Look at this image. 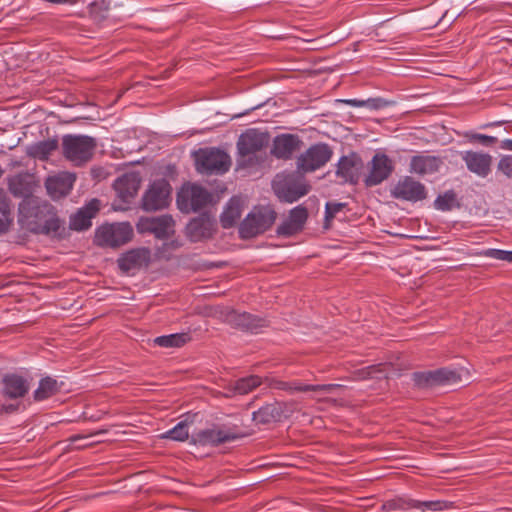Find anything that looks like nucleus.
I'll use <instances>...</instances> for the list:
<instances>
[{
	"mask_svg": "<svg viewBox=\"0 0 512 512\" xmlns=\"http://www.w3.org/2000/svg\"><path fill=\"white\" fill-rule=\"evenodd\" d=\"M18 224L36 234L56 232L60 227L54 207L34 196L24 198L19 204Z\"/></svg>",
	"mask_w": 512,
	"mask_h": 512,
	"instance_id": "1",
	"label": "nucleus"
},
{
	"mask_svg": "<svg viewBox=\"0 0 512 512\" xmlns=\"http://www.w3.org/2000/svg\"><path fill=\"white\" fill-rule=\"evenodd\" d=\"M96 147V140L90 136L69 134L62 138L63 156L74 166H82L89 162Z\"/></svg>",
	"mask_w": 512,
	"mask_h": 512,
	"instance_id": "2",
	"label": "nucleus"
},
{
	"mask_svg": "<svg viewBox=\"0 0 512 512\" xmlns=\"http://www.w3.org/2000/svg\"><path fill=\"white\" fill-rule=\"evenodd\" d=\"M134 230L129 222L107 223L95 231L94 243L99 247L118 248L132 240Z\"/></svg>",
	"mask_w": 512,
	"mask_h": 512,
	"instance_id": "3",
	"label": "nucleus"
},
{
	"mask_svg": "<svg viewBox=\"0 0 512 512\" xmlns=\"http://www.w3.org/2000/svg\"><path fill=\"white\" fill-rule=\"evenodd\" d=\"M276 220V212L270 206L255 207L242 221L239 234L250 239L268 230Z\"/></svg>",
	"mask_w": 512,
	"mask_h": 512,
	"instance_id": "4",
	"label": "nucleus"
},
{
	"mask_svg": "<svg viewBox=\"0 0 512 512\" xmlns=\"http://www.w3.org/2000/svg\"><path fill=\"white\" fill-rule=\"evenodd\" d=\"M196 169L202 174H223L229 170L231 160L227 153L216 148L199 150L195 155Z\"/></svg>",
	"mask_w": 512,
	"mask_h": 512,
	"instance_id": "5",
	"label": "nucleus"
},
{
	"mask_svg": "<svg viewBox=\"0 0 512 512\" xmlns=\"http://www.w3.org/2000/svg\"><path fill=\"white\" fill-rule=\"evenodd\" d=\"M211 195L203 187L197 184H185L178 192L177 205L182 212H195L203 208Z\"/></svg>",
	"mask_w": 512,
	"mask_h": 512,
	"instance_id": "6",
	"label": "nucleus"
},
{
	"mask_svg": "<svg viewBox=\"0 0 512 512\" xmlns=\"http://www.w3.org/2000/svg\"><path fill=\"white\" fill-rule=\"evenodd\" d=\"M273 189L279 199L292 203L309 192V186L303 181H295L291 175H277Z\"/></svg>",
	"mask_w": 512,
	"mask_h": 512,
	"instance_id": "7",
	"label": "nucleus"
},
{
	"mask_svg": "<svg viewBox=\"0 0 512 512\" xmlns=\"http://www.w3.org/2000/svg\"><path fill=\"white\" fill-rule=\"evenodd\" d=\"M332 151L326 144H316L311 146L297 159V169L299 172H313L324 166L331 158Z\"/></svg>",
	"mask_w": 512,
	"mask_h": 512,
	"instance_id": "8",
	"label": "nucleus"
},
{
	"mask_svg": "<svg viewBox=\"0 0 512 512\" xmlns=\"http://www.w3.org/2000/svg\"><path fill=\"white\" fill-rule=\"evenodd\" d=\"M171 186L165 179L154 181L143 196L142 206L146 211H156L168 206Z\"/></svg>",
	"mask_w": 512,
	"mask_h": 512,
	"instance_id": "9",
	"label": "nucleus"
},
{
	"mask_svg": "<svg viewBox=\"0 0 512 512\" xmlns=\"http://www.w3.org/2000/svg\"><path fill=\"white\" fill-rule=\"evenodd\" d=\"M390 193L393 198L408 202L422 201L427 197L425 186L409 176L399 179Z\"/></svg>",
	"mask_w": 512,
	"mask_h": 512,
	"instance_id": "10",
	"label": "nucleus"
},
{
	"mask_svg": "<svg viewBox=\"0 0 512 512\" xmlns=\"http://www.w3.org/2000/svg\"><path fill=\"white\" fill-rule=\"evenodd\" d=\"M136 227L138 232H149L159 239H166L174 234V220L168 215L142 217L139 219Z\"/></svg>",
	"mask_w": 512,
	"mask_h": 512,
	"instance_id": "11",
	"label": "nucleus"
},
{
	"mask_svg": "<svg viewBox=\"0 0 512 512\" xmlns=\"http://www.w3.org/2000/svg\"><path fill=\"white\" fill-rule=\"evenodd\" d=\"M393 170V161L384 153H376L369 163V173L365 178V184L376 186L386 180Z\"/></svg>",
	"mask_w": 512,
	"mask_h": 512,
	"instance_id": "12",
	"label": "nucleus"
},
{
	"mask_svg": "<svg viewBox=\"0 0 512 512\" xmlns=\"http://www.w3.org/2000/svg\"><path fill=\"white\" fill-rule=\"evenodd\" d=\"M239 437L238 434L230 430L214 427L200 430L192 434V441L194 444L201 446H217L225 442L233 441Z\"/></svg>",
	"mask_w": 512,
	"mask_h": 512,
	"instance_id": "13",
	"label": "nucleus"
},
{
	"mask_svg": "<svg viewBox=\"0 0 512 512\" xmlns=\"http://www.w3.org/2000/svg\"><path fill=\"white\" fill-rule=\"evenodd\" d=\"M151 260V251L148 248H135L122 254L118 260V266L122 271L129 272L146 267Z\"/></svg>",
	"mask_w": 512,
	"mask_h": 512,
	"instance_id": "14",
	"label": "nucleus"
},
{
	"mask_svg": "<svg viewBox=\"0 0 512 512\" xmlns=\"http://www.w3.org/2000/svg\"><path fill=\"white\" fill-rule=\"evenodd\" d=\"M268 143L266 134L257 130H248L243 133L237 143L239 154L243 157L251 156L260 151Z\"/></svg>",
	"mask_w": 512,
	"mask_h": 512,
	"instance_id": "15",
	"label": "nucleus"
},
{
	"mask_svg": "<svg viewBox=\"0 0 512 512\" xmlns=\"http://www.w3.org/2000/svg\"><path fill=\"white\" fill-rule=\"evenodd\" d=\"M461 157L468 170L480 177H486L491 171L492 157L488 153L464 151Z\"/></svg>",
	"mask_w": 512,
	"mask_h": 512,
	"instance_id": "16",
	"label": "nucleus"
},
{
	"mask_svg": "<svg viewBox=\"0 0 512 512\" xmlns=\"http://www.w3.org/2000/svg\"><path fill=\"white\" fill-rule=\"evenodd\" d=\"M362 169L361 159L355 154L343 156L340 158L336 175L342 179L343 182L357 183Z\"/></svg>",
	"mask_w": 512,
	"mask_h": 512,
	"instance_id": "17",
	"label": "nucleus"
},
{
	"mask_svg": "<svg viewBox=\"0 0 512 512\" xmlns=\"http://www.w3.org/2000/svg\"><path fill=\"white\" fill-rule=\"evenodd\" d=\"M75 181V174L69 172H62L47 178L45 185L48 194L53 199H59L67 195L72 189Z\"/></svg>",
	"mask_w": 512,
	"mask_h": 512,
	"instance_id": "18",
	"label": "nucleus"
},
{
	"mask_svg": "<svg viewBox=\"0 0 512 512\" xmlns=\"http://www.w3.org/2000/svg\"><path fill=\"white\" fill-rule=\"evenodd\" d=\"M29 388L30 384L28 380L19 374H6L2 378L3 394L10 399L24 397L29 391Z\"/></svg>",
	"mask_w": 512,
	"mask_h": 512,
	"instance_id": "19",
	"label": "nucleus"
},
{
	"mask_svg": "<svg viewBox=\"0 0 512 512\" xmlns=\"http://www.w3.org/2000/svg\"><path fill=\"white\" fill-rule=\"evenodd\" d=\"M307 216V210L304 207H295L290 211L288 218L278 226V235L288 237L298 233L302 230Z\"/></svg>",
	"mask_w": 512,
	"mask_h": 512,
	"instance_id": "20",
	"label": "nucleus"
},
{
	"mask_svg": "<svg viewBox=\"0 0 512 512\" xmlns=\"http://www.w3.org/2000/svg\"><path fill=\"white\" fill-rule=\"evenodd\" d=\"M100 208V201L92 199L87 205L79 209L77 213L70 218V228L76 231H83L92 225V218Z\"/></svg>",
	"mask_w": 512,
	"mask_h": 512,
	"instance_id": "21",
	"label": "nucleus"
},
{
	"mask_svg": "<svg viewBox=\"0 0 512 512\" xmlns=\"http://www.w3.org/2000/svg\"><path fill=\"white\" fill-rule=\"evenodd\" d=\"M187 234L192 241H200L210 238L215 231L214 221L206 216L201 215L191 220L187 225Z\"/></svg>",
	"mask_w": 512,
	"mask_h": 512,
	"instance_id": "22",
	"label": "nucleus"
},
{
	"mask_svg": "<svg viewBox=\"0 0 512 512\" xmlns=\"http://www.w3.org/2000/svg\"><path fill=\"white\" fill-rule=\"evenodd\" d=\"M140 184L141 178L139 174L131 172L117 178L114 183V189L122 200L127 201L137 194Z\"/></svg>",
	"mask_w": 512,
	"mask_h": 512,
	"instance_id": "23",
	"label": "nucleus"
},
{
	"mask_svg": "<svg viewBox=\"0 0 512 512\" xmlns=\"http://www.w3.org/2000/svg\"><path fill=\"white\" fill-rule=\"evenodd\" d=\"M301 141L297 136L282 134L273 142L272 154L281 159H289L300 148Z\"/></svg>",
	"mask_w": 512,
	"mask_h": 512,
	"instance_id": "24",
	"label": "nucleus"
},
{
	"mask_svg": "<svg viewBox=\"0 0 512 512\" xmlns=\"http://www.w3.org/2000/svg\"><path fill=\"white\" fill-rule=\"evenodd\" d=\"M441 165L442 160L439 157L421 154L411 159L410 171L420 175L431 174L438 171Z\"/></svg>",
	"mask_w": 512,
	"mask_h": 512,
	"instance_id": "25",
	"label": "nucleus"
},
{
	"mask_svg": "<svg viewBox=\"0 0 512 512\" xmlns=\"http://www.w3.org/2000/svg\"><path fill=\"white\" fill-rule=\"evenodd\" d=\"M241 216L240 200L231 199L220 216V222L223 228H231L236 224Z\"/></svg>",
	"mask_w": 512,
	"mask_h": 512,
	"instance_id": "26",
	"label": "nucleus"
},
{
	"mask_svg": "<svg viewBox=\"0 0 512 512\" xmlns=\"http://www.w3.org/2000/svg\"><path fill=\"white\" fill-rule=\"evenodd\" d=\"M59 390L58 383L51 377H45L40 380L38 388L34 391V399L43 401L55 395Z\"/></svg>",
	"mask_w": 512,
	"mask_h": 512,
	"instance_id": "27",
	"label": "nucleus"
},
{
	"mask_svg": "<svg viewBox=\"0 0 512 512\" xmlns=\"http://www.w3.org/2000/svg\"><path fill=\"white\" fill-rule=\"evenodd\" d=\"M57 148L56 140H45L29 146L27 152L30 156L45 160Z\"/></svg>",
	"mask_w": 512,
	"mask_h": 512,
	"instance_id": "28",
	"label": "nucleus"
},
{
	"mask_svg": "<svg viewBox=\"0 0 512 512\" xmlns=\"http://www.w3.org/2000/svg\"><path fill=\"white\" fill-rule=\"evenodd\" d=\"M281 406L276 403L267 404L253 413L255 421L260 423H269L271 421H281L279 411Z\"/></svg>",
	"mask_w": 512,
	"mask_h": 512,
	"instance_id": "29",
	"label": "nucleus"
},
{
	"mask_svg": "<svg viewBox=\"0 0 512 512\" xmlns=\"http://www.w3.org/2000/svg\"><path fill=\"white\" fill-rule=\"evenodd\" d=\"M263 383L262 379L257 375H250L241 379H238L233 384V393L245 395L253 391L255 388Z\"/></svg>",
	"mask_w": 512,
	"mask_h": 512,
	"instance_id": "30",
	"label": "nucleus"
},
{
	"mask_svg": "<svg viewBox=\"0 0 512 512\" xmlns=\"http://www.w3.org/2000/svg\"><path fill=\"white\" fill-rule=\"evenodd\" d=\"M190 340L186 333H175L170 335L159 336L154 339V343L160 347L171 348L181 347Z\"/></svg>",
	"mask_w": 512,
	"mask_h": 512,
	"instance_id": "31",
	"label": "nucleus"
},
{
	"mask_svg": "<svg viewBox=\"0 0 512 512\" xmlns=\"http://www.w3.org/2000/svg\"><path fill=\"white\" fill-rule=\"evenodd\" d=\"M338 387L337 384H324V385H309L299 381L289 382L288 392H308V391H323L330 392L332 389Z\"/></svg>",
	"mask_w": 512,
	"mask_h": 512,
	"instance_id": "32",
	"label": "nucleus"
},
{
	"mask_svg": "<svg viewBox=\"0 0 512 512\" xmlns=\"http://www.w3.org/2000/svg\"><path fill=\"white\" fill-rule=\"evenodd\" d=\"M162 438L171 439L175 441H185L189 437L188 423L186 421L179 422L172 429L166 431L161 436Z\"/></svg>",
	"mask_w": 512,
	"mask_h": 512,
	"instance_id": "33",
	"label": "nucleus"
},
{
	"mask_svg": "<svg viewBox=\"0 0 512 512\" xmlns=\"http://www.w3.org/2000/svg\"><path fill=\"white\" fill-rule=\"evenodd\" d=\"M409 504L411 505L410 507H412V512H423L425 510L439 511L444 507V503L440 501H418L411 499Z\"/></svg>",
	"mask_w": 512,
	"mask_h": 512,
	"instance_id": "34",
	"label": "nucleus"
},
{
	"mask_svg": "<svg viewBox=\"0 0 512 512\" xmlns=\"http://www.w3.org/2000/svg\"><path fill=\"white\" fill-rule=\"evenodd\" d=\"M435 379L443 383H456L460 380V373L455 370L443 368L435 372Z\"/></svg>",
	"mask_w": 512,
	"mask_h": 512,
	"instance_id": "35",
	"label": "nucleus"
},
{
	"mask_svg": "<svg viewBox=\"0 0 512 512\" xmlns=\"http://www.w3.org/2000/svg\"><path fill=\"white\" fill-rule=\"evenodd\" d=\"M411 499L398 498L395 500H390L382 505L383 511H393V510H409L412 511V507L409 504Z\"/></svg>",
	"mask_w": 512,
	"mask_h": 512,
	"instance_id": "36",
	"label": "nucleus"
},
{
	"mask_svg": "<svg viewBox=\"0 0 512 512\" xmlns=\"http://www.w3.org/2000/svg\"><path fill=\"white\" fill-rule=\"evenodd\" d=\"M455 202V196L453 193H445L444 195H440L436 198L434 205L436 209L441 211L450 210Z\"/></svg>",
	"mask_w": 512,
	"mask_h": 512,
	"instance_id": "37",
	"label": "nucleus"
},
{
	"mask_svg": "<svg viewBox=\"0 0 512 512\" xmlns=\"http://www.w3.org/2000/svg\"><path fill=\"white\" fill-rule=\"evenodd\" d=\"M108 11V4L105 1L93 2L89 7L90 14L97 20L104 19L106 16L103 14Z\"/></svg>",
	"mask_w": 512,
	"mask_h": 512,
	"instance_id": "38",
	"label": "nucleus"
},
{
	"mask_svg": "<svg viewBox=\"0 0 512 512\" xmlns=\"http://www.w3.org/2000/svg\"><path fill=\"white\" fill-rule=\"evenodd\" d=\"M484 255L490 258L512 263V251L488 249L484 252Z\"/></svg>",
	"mask_w": 512,
	"mask_h": 512,
	"instance_id": "39",
	"label": "nucleus"
},
{
	"mask_svg": "<svg viewBox=\"0 0 512 512\" xmlns=\"http://www.w3.org/2000/svg\"><path fill=\"white\" fill-rule=\"evenodd\" d=\"M236 325L241 326L246 329H253L257 325L254 323L255 319L254 317L249 313H242L238 315H234Z\"/></svg>",
	"mask_w": 512,
	"mask_h": 512,
	"instance_id": "40",
	"label": "nucleus"
},
{
	"mask_svg": "<svg viewBox=\"0 0 512 512\" xmlns=\"http://www.w3.org/2000/svg\"><path fill=\"white\" fill-rule=\"evenodd\" d=\"M345 207L344 203L328 202L325 207V220L330 222L338 212L342 211Z\"/></svg>",
	"mask_w": 512,
	"mask_h": 512,
	"instance_id": "41",
	"label": "nucleus"
},
{
	"mask_svg": "<svg viewBox=\"0 0 512 512\" xmlns=\"http://www.w3.org/2000/svg\"><path fill=\"white\" fill-rule=\"evenodd\" d=\"M275 403L276 405L281 406V409L279 411L281 420L290 417L297 410V404L293 401Z\"/></svg>",
	"mask_w": 512,
	"mask_h": 512,
	"instance_id": "42",
	"label": "nucleus"
},
{
	"mask_svg": "<svg viewBox=\"0 0 512 512\" xmlns=\"http://www.w3.org/2000/svg\"><path fill=\"white\" fill-rule=\"evenodd\" d=\"M13 223L11 213H0V234L7 233Z\"/></svg>",
	"mask_w": 512,
	"mask_h": 512,
	"instance_id": "43",
	"label": "nucleus"
},
{
	"mask_svg": "<svg viewBox=\"0 0 512 512\" xmlns=\"http://www.w3.org/2000/svg\"><path fill=\"white\" fill-rule=\"evenodd\" d=\"M498 169L506 176H512V157H504L498 163Z\"/></svg>",
	"mask_w": 512,
	"mask_h": 512,
	"instance_id": "44",
	"label": "nucleus"
},
{
	"mask_svg": "<svg viewBox=\"0 0 512 512\" xmlns=\"http://www.w3.org/2000/svg\"><path fill=\"white\" fill-rule=\"evenodd\" d=\"M264 382L272 389L288 391L289 382L274 379V378H265Z\"/></svg>",
	"mask_w": 512,
	"mask_h": 512,
	"instance_id": "45",
	"label": "nucleus"
},
{
	"mask_svg": "<svg viewBox=\"0 0 512 512\" xmlns=\"http://www.w3.org/2000/svg\"><path fill=\"white\" fill-rule=\"evenodd\" d=\"M378 372H382L381 365L368 366L359 371V378H361V379L370 378V377H373L374 374H376Z\"/></svg>",
	"mask_w": 512,
	"mask_h": 512,
	"instance_id": "46",
	"label": "nucleus"
},
{
	"mask_svg": "<svg viewBox=\"0 0 512 512\" xmlns=\"http://www.w3.org/2000/svg\"><path fill=\"white\" fill-rule=\"evenodd\" d=\"M0 213H11L10 202L6 192L0 188Z\"/></svg>",
	"mask_w": 512,
	"mask_h": 512,
	"instance_id": "47",
	"label": "nucleus"
},
{
	"mask_svg": "<svg viewBox=\"0 0 512 512\" xmlns=\"http://www.w3.org/2000/svg\"><path fill=\"white\" fill-rule=\"evenodd\" d=\"M472 139L479 141L481 144L485 146H491L497 142V138L484 134H475L472 136Z\"/></svg>",
	"mask_w": 512,
	"mask_h": 512,
	"instance_id": "48",
	"label": "nucleus"
},
{
	"mask_svg": "<svg viewBox=\"0 0 512 512\" xmlns=\"http://www.w3.org/2000/svg\"><path fill=\"white\" fill-rule=\"evenodd\" d=\"M343 102L352 107H364V106H372L371 103L374 102V100H372V99H368V100L346 99V100H343ZM373 107H375V105H373Z\"/></svg>",
	"mask_w": 512,
	"mask_h": 512,
	"instance_id": "49",
	"label": "nucleus"
},
{
	"mask_svg": "<svg viewBox=\"0 0 512 512\" xmlns=\"http://www.w3.org/2000/svg\"><path fill=\"white\" fill-rule=\"evenodd\" d=\"M102 433H104V431L99 430V431H95V432H93V433H92V434H90V435H82V434H79V435H75V436L71 437V438H70V441H71L72 443H74V442H76V441H78V440L87 439V438H88V437H90V436L99 435V434H102Z\"/></svg>",
	"mask_w": 512,
	"mask_h": 512,
	"instance_id": "50",
	"label": "nucleus"
},
{
	"mask_svg": "<svg viewBox=\"0 0 512 512\" xmlns=\"http://www.w3.org/2000/svg\"><path fill=\"white\" fill-rule=\"evenodd\" d=\"M505 147L512 151V140H507Z\"/></svg>",
	"mask_w": 512,
	"mask_h": 512,
	"instance_id": "51",
	"label": "nucleus"
},
{
	"mask_svg": "<svg viewBox=\"0 0 512 512\" xmlns=\"http://www.w3.org/2000/svg\"><path fill=\"white\" fill-rule=\"evenodd\" d=\"M10 190L14 195H19V192L13 187V185H10Z\"/></svg>",
	"mask_w": 512,
	"mask_h": 512,
	"instance_id": "52",
	"label": "nucleus"
}]
</instances>
